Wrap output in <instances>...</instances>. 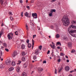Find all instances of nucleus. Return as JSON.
<instances>
[{
	"instance_id": "f8f14e48",
	"label": "nucleus",
	"mask_w": 76,
	"mask_h": 76,
	"mask_svg": "<svg viewBox=\"0 0 76 76\" xmlns=\"http://www.w3.org/2000/svg\"><path fill=\"white\" fill-rule=\"evenodd\" d=\"M63 39L64 40H65V41H67L69 40V39L67 37H64Z\"/></svg>"
},
{
	"instance_id": "9d476101",
	"label": "nucleus",
	"mask_w": 76,
	"mask_h": 76,
	"mask_svg": "<svg viewBox=\"0 0 76 76\" xmlns=\"http://www.w3.org/2000/svg\"><path fill=\"white\" fill-rule=\"evenodd\" d=\"M24 15L25 16L27 17L28 18H30V16H29V13L27 12H26L25 13Z\"/></svg>"
},
{
	"instance_id": "0e129e2a",
	"label": "nucleus",
	"mask_w": 76,
	"mask_h": 76,
	"mask_svg": "<svg viewBox=\"0 0 76 76\" xmlns=\"http://www.w3.org/2000/svg\"><path fill=\"white\" fill-rule=\"evenodd\" d=\"M65 57L66 58H68V56H65Z\"/></svg>"
},
{
	"instance_id": "69168bd1",
	"label": "nucleus",
	"mask_w": 76,
	"mask_h": 76,
	"mask_svg": "<svg viewBox=\"0 0 76 76\" xmlns=\"http://www.w3.org/2000/svg\"><path fill=\"white\" fill-rule=\"evenodd\" d=\"M57 48L58 49H60V47H58Z\"/></svg>"
},
{
	"instance_id": "c85d7f7f",
	"label": "nucleus",
	"mask_w": 76,
	"mask_h": 76,
	"mask_svg": "<svg viewBox=\"0 0 76 76\" xmlns=\"http://www.w3.org/2000/svg\"><path fill=\"white\" fill-rule=\"evenodd\" d=\"M22 56H25V55H26V53H25V52H22Z\"/></svg>"
},
{
	"instance_id": "774afa93",
	"label": "nucleus",
	"mask_w": 76,
	"mask_h": 76,
	"mask_svg": "<svg viewBox=\"0 0 76 76\" xmlns=\"http://www.w3.org/2000/svg\"><path fill=\"white\" fill-rule=\"evenodd\" d=\"M68 76H73L72 75H69Z\"/></svg>"
},
{
	"instance_id": "052dcab7",
	"label": "nucleus",
	"mask_w": 76,
	"mask_h": 76,
	"mask_svg": "<svg viewBox=\"0 0 76 76\" xmlns=\"http://www.w3.org/2000/svg\"><path fill=\"white\" fill-rule=\"evenodd\" d=\"M60 61H61V59H58V62H60Z\"/></svg>"
},
{
	"instance_id": "58836bf2",
	"label": "nucleus",
	"mask_w": 76,
	"mask_h": 76,
	"mask_svg": "<svg viewBox=\"0 0 76 76\" xmlns=\"http://www.w3.org/2000/svg\"><path fill=\"white\" fill-rule=\"evenodd\" d=\"M37 56H33V59L34 60H36L37 59Z\"/></svg>"
},
{
	"instance_id": "473e14b6",
	"label": "nucleus",
	"mask_w": 76,
	"mask_h": 76,
	"mask_svg": "<svg viewBox=\"0 0 76 76\" xmlns=\"http://www.w3.org/2000/svg\"><path fill=\"white\" fill-rule=\"evenodd\" d=\"M57 45H61V43H60V42H57Z\"/></svg>"
},
{
	"instance_id": "9b49d317",
	"label": "nucleus",
	"mask_w": 76,
	"mask_h": 76,
	"mask_svg": "<svg viewBox=\"0 0 76 76\" xmlns=\"http://www.w3.org/2000/svg\"><path fill=\"white\" fill-rule=\"evenodd\" d=\"M63 68L62 66H61L60 68H58V69L59 70L58 71V72H59V73H60V72L61 71V70H63Z\"/></svg>"
},
{
	"instance_id": "09e8293b",
	"label": "nucleus",
	"mask_w": 76,
	"mask_h": 76,
	"mask_svg": "<svg viewBox=\"0 0 76 76\" xmlns=\"http://www.w3.org/2000/svg\"><path fill=\"white\" fill-rule=\"evenodd\" d=\"M20 3H23V1H22V0H19Z\"/></svg>"
},
{
	"instance_id": "bf43d9fd",
	"label": "nucleus",
	"mask_w": 76,
	"mask_h": 76,
	"mask_svg": "<svg viewBox=\"0 0 76 76\" xmlns=\"http://www.w3.org/2000/svg\"><path fill=\"white\" fill-rule=\"evenodd\" d=\"M1 35H2V33L1 32L0 33V38H1Z\"/></svg>"
},
{
	"instance_id": "3c124183",
	"label": "nucleus",
	"mask_w": 76,
	"mask_h": 76,
	"mask_svg": "<svg viewBox=\"0 0 76 76\" xmlns=\"http://www.w3.org/2000/svg\"><path fill=\"white\" fill-rule=\"evenodd\" d=\"M56 1V0H52L51 1V2L52 3H53V2H54V1Z\"/></svg>"
},
{
	"instance_id": "f704fd0d",
	"label": "nucleus",
	"mask_w": 76,
	"mask_h": 76,
	"mask_svg": "<svg viewBox=\"0 0 76 76\" xmlns=\"http://www.w3.org/2000/svg\"><path fill=\"white\" fill-rule=\"evenodd\" d=\"M8 34H9L11 37H12L13 36V34L12 33H9Z\"/></svg>"
},
{
	"instance_id": "4c0bfd02",
	"label": "nucleus",
	"mask_w": 76,
	"mask_h": 76,
	"mask_svg": "<svg viewBox=\"0 0 76 76\" xmlns=\"http://www.w3.org/2000/svg\"><path fill=\"white\" fill-rule=\"evenodd\" d=\"M4 1V0H0V3H1V4H3V2Z\"/></svg>"
},
{
	"instance_id": "412c9836",
	"label": "nucleus",
	"mask_w": 76,
	"mask_h": 76,
	"mask_svg": "<svg viewBox=\"0 0 76 76\" xmlns=\"http://www.w3.org/2000/svg\"><path fill=\"white\" fill-rule=\"evenodd\" d=\"M22 60L23 61H26V58H25V57H23L22 58Z\"/></svg>"
},
{
	"instance_id": "5701e85b",
	"label": "nucleus",
	"mask_w": 76,
	"mask_h": 76,
	"mask_svg": "<svg viewBox=\"0 0 76 76\" xmlns=\"http://www.w3.org/2000/svg\"><path fill=\"white\" fill-rule=\"evenodd\" d=\"M17 71L18 72H20V68H19V67H17Z\"/></svg>"
},
{
	"instance_id": "2eb2a0df",
	"label": "nucleus",
	"mask_w": 76,
	"mask_h": 76,
	"mask_svg": "<svg viewBox=\"0 0 76 76\" xmlns=\"http://www.w3.org/2000/svg\"><path fill=\"white\" fill-rule=\"evenodd\" d=\"M38 72L39 73H40L41 72H42V70H43V69L41 68H40L39 69H38Z\"/></svg>"
},
{
	"instance_id": "bb28decb",
	"label": "nucleus",
	"mask_w": 76,
	"mask_h": 76,
	"mask_svg": "<svg viewBox=\"0 0 76 76\" xmlns=\"http://www.w3.org/2000/svg\"><path fill=\"white\" fill-rule=\"evenodd\" d=\"M51 12V13H53V12H56V10L55 9H52L51 10V11H50Z\"/></svg>"
},
{
	"instance_id": "4d7b16f0",
	"label": "nucleus",
	"mask_w": 76,
	"mask_h": 76,
	"mask_svg": "<svg viewBox=\"0 0 76 76\" xmlns=\"http://www.w3.org/2000/svg\"><path fill=\"white\" fill-rule=\"evenodd\" d=\"M51 56H52V57H53V56H54V55L53 54V52H52L51 53Z\"/></svg>"
},
{
	"instance_id": "4be33fe9",
	"label": "nucleus",
	"mask_w": 76,
	"mask_h": 76,
	"mask_svg": "<svg viewBox=\"0 0 76 76\" xmlns=\"http://www.w3.org/2000/svg\"><path fill=\"white\" fill-rule=\"evenodd\" d=\"M38 53H39L38 51V50H36L34 53V54L35 55H38Z\"/></svg>"
},
{
	"instance_id": "393cba45",
	"label": "nucleus",
	"mask_w": 76,
	"mask_h": 76,
	"mask_svg": "<svg viewBox=\"0 0 76 76\" xmlns=\"http://www.w3.org/2000/svg\"><path fill=\"white\" fill-rule=\"evenodd\" d=\"M56 37V38H59L60 37V35L58 34H57L56 36H55Z\"/></svg>"
},
{
	"instance_id": "2f4dec72",
	"label": "nucleus",
	"mask_w": 76,
	"mask_h": 76,
	"mask_svg": "<svg viewBox=\"0 0 76 76\" xmlns=\"http://www.w3.org/2000/svg\"><path fill=\"white\" fill-rule=\"evenodd\" d=\"M42 45H40L39 46V48L40 50H42Z\"/></svg>"
},
{
	"instance_id": "39448f33",
	"label": "nucleus",
	"mask_w": 76,
	"mask_h": 76,
	"mask_svg": "<svg viewBox=\"0 0 76 76\" xmlns=\"http://www.w3.org/2000/svg\"><path fill=\"white\" fill-rule=\"evenodd\" d=\"M11 63V61L10 60H7L6 61V64L7 65H9Z\"/></svg>"
},
{
	"instance_id": "a211bd4d",
	"label": "nucleus",
	"mask_w": 76,
	"mask_h": 76,
	"mask_svg": "<svg viewBox=\"0 0 76 76\" xmlns=\"http://www.w3.org/2000/svg\"><path fill=\"white\" fill-rule=\"evenodd\" d=\"M27 46L28 48H30L31 47H32V45L31 43H28Z\"/></svg>"
},
{
	"instance_id": "72a5a7b5",
	"label": "nucleus",
	"mask_w": 76,
	"mask_h": 76,
	"mask_svg": "<svg viewBox=\"0 0 76 76\" xmlns=\"http://www.w3.org/2000/svg\"><path fill=\"white\" fill-rule=\"evenodd\" d=\"M76 51V50H75L73 49L71 51V53H74Z\"/></svg>"
},
{
	"instance_id": "6e6552de",
	"label": "nucleus",
	"mask_w": 76,
	"mask_h": 76,
	"mask_svg": "<svg viewBox=\"0 0 76 76\" xmlns=\"http://www.w3.org/2000/svg\"><path fill=\"white\" fill-rule=\"evenodd\" d=\"M17 54H18V52L16 51H15L12 54V56L13 57H15L16 56H17Z\"/></svg>"
},
{
	"instance_id": "6e6d98bb",
	"label": "nucleus",
	"mask_w": 76,
	"mask_h": 76,
	"mask_svg": "<svg viewBox=\"0 0 76 76\" xmlns=\"http://www.w3.org/2000/svg\"><path fill=\"white\" fill-rule=\"evenodd\" d=\"M46 63H47L46 61H43V63H45V64H46Z\"/></svg>"
},
{
	"instance_id": "864d4df0",
	"label": "nucleus",
	"mask_w": 76,
	"mask_h": 76,
	"mask_svg": "<svg viewBox=\"0 0 76 76\" xmlns=\"http://www.w3.org/2000/svg\"><path fill=\"white\" fill-rule=\"evenodd\" d=\"M5 51H6L7 52H8L9 51V49H8L6 48L5 49Z\"/></svg>"
},
{
	"instance_id": "49530a36",
	"label": "nucleus",
	"mask_w": 76,
	"mask_h": 76,
	"mask_svg": "<svg viewBox=\"0 0 76 76\" xmlns=\"http://www.w3.org/2000/svg\"><path fill=\"white\" fill-rule=\"evenodd\" d=\"M60 56H64V53H61L60 54Z\"/></svg>"
},
{
	"instance_id": "ddd939ff",
	"label": "nucleus",
	"mask_w": 76,
	"mask_h": 76,
	"mask_svg": "<svg viewBox=\"0 0 76 76\" xmlns=\"http://www.w3.org/2000/svg\"><path fill=\"white\" fill-rule=\"evenodd\" d=\"M21 48L22 50L25 49V45L24 44H22L21 46Z\"/></svg>"
},
{
	"instance_id": "e433bc0d",
	"label": "nucleus",
	"mask_w": 76,
	"mask_h": 76,
	"mask_svg": "<svg viewBox=\"0 0 76 76\" xmlns=\"http://www.w3.org/2000/svg\"><path fill=\"white\" fill-rule=\"evenodd\" d=\"M2 54H3L2 51L0 50V56H2Z\"/></svg>"
},
{
	"instance_id": "7ed1b4c3",
	"label": "nucleus",
	"mask_w": 76,
	"mask_h": 76,
	"mask_svg": "<svg viewBox=\"0 0 76 76\" xmlns=\"http://www.w3.org/2000/svg\"><path fill=\"white\" fill-rule=\"evenodd\" d=\"M52 44L53 45L50 44V47L52 48L53 49H55L56 48V45H55V43L53 42H52Z\"/></svg>"
},
{
	"instance_id": "c03bdc74",
	"label": "nucleus",
	"mask_w": 76,
	"mask_h": 76,
	"mask_svg": "<svg viewBox=\"0 0 76 76\" xmlns=\"http://www.w3.org/2000/svg\"><path fill=\"white\" fill-rule=\"evenodd\" d=\"M55 74H57V70L56 69H55Z\"/></svg>"
},
{
	"instance_id": "a18cd8bd",
	"label": "nucleus",
	"mask_w": 76,
	"mask_h": 76,
	"mask_svg": "<svg viewBox=\"0 0 76 76\" xmlns=\"http://www.w3.org/2000/svg\"><path fill=\"white\" fill-rule=\"evenodd\" d=\"M10 19L11 20H12V21H13V18L12 17H10Z\"/></svg>"
},
{
	"instance_id": "f03ea898",
	"label": "nucleus",
	"mask_w": 76,
	"mask_h": 76,
	"mask_svg": "<svg viewBox=\"0 0 76 76\" xmlns=\"http://www.w3.org/2000/svg\"><path fill=\"white\" fill-rule=\"evenodd\" d=\"M62 21L64 25L66 26H68L70 24L69 19L68 17L66 15H64V18L62 19Z\"/></svg>"
},
{
	"instance_id": "6ab92c4d",
	"label": "nucleus",
	"mask_w": 76,
	"mask_h": 76,
	"mask_svg": "<svg viewBox=\"0 0 76 76\" xmlns=\"http://www.w3.org/2000/svg\"><path fill=\"white\" fill-rule=\"evenodd\" d=\"M26 30H27V31H28L29 28H28V24H26Z\"/></svg>"
},
{
	"instance_id": "f257e3e1",
	"label": "nucleus",
	"mask_w": 76,
	"mask_h": 76,
	"mask_svg": "<svg viewBox=\"0 0 76 76\" xmlns=\"http://www.w3.org/2000/svg\"><path fill=\"white\" fill-rule=\"evenodd\" d=\"M76 29V26L72 24L69 26L68 28V31L71 36L76 38V30H73V29Z\"/></svg>"
},
{
	"instance_id": "4468645a",
	"label": "nucleus",
	"mask_w": 76,
	"mask_h": 76,
	"mask_svg": "<svg viewBox=\"0 0 76 76\" xmlns=\"http://www.w3.org/2000/svg\"><path fill=\"white\" fill-rule=\"evenodd\" d=\"M34 39H32V48L33 49L34 48Z\"/></svg>"
},
{
	"instance_id": "37998d69",
	"label": "nucleus",
	"mask_w": 76,
	"mask_h": 76,
	"mask_svg": "<svg viewBox=\"0 0 76 76\" xmlns=\"http://www.w3.org/2000/svg\"><path fill=\"white\" fill-rule=\"evenodd\" d=\"M30 25H32V26H33L34 25V23H33L31 22V21H30Z\"/></svg>"
},
{
	"instance_id": "c756f323",
	"label": "nucleus",
	"mask_w": 76,
	"mask_h": 76,
	"mask_svg": "<svg viewBox=\"0 0 76 76\" xmlns=\"http://www.w3.org/2000/svg\"><path fill=\"white\" fill-rule=\"evenodd\" d=\"M7 37L8 39H10V38L11 37L10 35V34H8Z\"/></svg>"
},
{
	"instance_id": "e2e57ef3",
	"label": "nucleus",
	"mask_w": 76,
	"mask_h": 76,
	"mask_svg": "<svg viewBox=\"0 0 76 76\" xmlns=\"http://www.w3.org/2000/svg\"><path fill=\"white\" fill-rule=\"evenodd\" d=\"M4 25V24H3V23H2L1 24V26H3Z\"/></svg>"
},
{
	"instance_id": "b1692460",
	"label": "nucleus",
	"mask_w": 76,
	"mask_h": 76,
	"mask_svg": "<svg viewBox=\"0 0 76 76\" xmlns=\"http://www.w3.org/2000/svg\"><path fill=\"white\" fill-rule=\"evenodd\" d=\"M8 15L9 16H12L13 14H12V13L11 12H9L8 13Z\"/></svg>"
},
{
	"instance_id": "ea45409f",
	"label": "nucleus",
	"mask_w": 76,
	"mask_h": 76,
	"mask_svg": "<svg viewBox=\"0 0 76 76\" xmlns=\"http://www.w3.org/2000/svg\"><path fill=\"white\" fill-rule=\"evenodd\" d=\"M49 16L51 17V16H52V15H53V12L50 13L49 14Z\"/></svg>"
},
{
	"instance_id": "cd10ccee",
	"label": "nucleus",
	"mask_w": 76,
	"mask_h": 76,
	"mask_svg": "<svg viewBox=\"0 0 76 76\" xmlns=\"http://www.w3.org/2000/svg\"><path fill=\"white\" fill-rule=\"evenodd\" d=\"M56 32H58L59 31H60V29H59L58 28H56Z\"/></svg>"
},
{
	"instance_id": "8fccbe9b",
	"label": "nucleus",
	"mask_w": 76,
	"mask_h": 76,
	"mask_svg": "<svg viewBox=\"0 0 76 76\" xmlns=\"http://www.w3.org/2000/svg\"><path fill=\"white\" fill-rule=\"evenodd\" d=\"M23 12H22L21 13V16L22 17H23Z\"/></svg>"
},
{
	"instance_id": "0eeeda50",
	"label": "nucleus",
	"mask_w": 76,
	"mask_h": 76,
	"mask_svg": "<svg viewBox=\"0 0 76 76\" xmlns=\"http://www.w3.org/2000/svg\"><path fill=\"white\" fill-rule=\"evenodd\" d=\"M5 67V64H2L0 65V69H4Z\"/></svg>"
},
{
	"instance_id": "1a4fd4ad",
	"label": "nucleus",
	"mask_w": 76,
	"mask_h": 76,
	"mask_svg": "<svg viewBox=\"0 0 76 76\" xmlns=\"http://www.w3.org/2000/svg\"><path fill=\"white\" fill-rule=\"evenodd\" d=\"M28 64L27 63H25L23 65L24 68H26V67H28Z\"/></svg>"
},
{
	"instance_id": "7c9ffc66",
	"label": "nucleus",
	"mask_w": 76,
	"mask_h": 76,
	"mask_svg": "<svg viewBox=\"0 0 76 76\" xmlns=\"http://www.w3.org/2000/svg\"><path fill=\"white\" fill-rule=\"evenodd\" d=\"M71 23L72 24H74L75 23H76V21H74V20H72L71 21Z\"/></svg>"
},
{
	"instance_id": "338daca9",
	"label": "nucleus",
	"mask_w": 76,
	"mask_h": 76,
	"mask_svg": "<svg viewBox=\"0 0 76 76\" xmlns=\"http://www.w3.org/2000/svg\"><path fill=\"white\" fill-rule=\"evenodd\" d=\"M51 29H53V26H51Z\"/></svg>"
},
{
	"instance_id": "13d9d810",
	"label": "nucleus",
	"mask_w": 76,
	"mask_h": 76,
	"mask_svg": "<svg viewBox=\"0 0 76 76\" xmlns=\"http://www.w3.org/2000/svg\"><path fill=\"white\" fill-rule=\"evenodd\" d=\"M50 50H48V53H47V54H50Z\"/></svg>"
},
{
	"instance_id": "79ce46f5",
	"label": "nucleus",
	"mask_w": 76,
	"mask_h": 76,
	"mask_svg": "<svg viewBox=\"0 0 76 76\" xmlns=\"http://www.w3.org/2000/svg\"><path fill=\"white\" fill-rule=\"evenodd\" d=\"M26 43H27V44H29V40L28 39H27L26 40Z\"/></svg>"
},
{
	"instance_id": "20e7f679",
	"label": "nucleus",
	"mask_w": 76,
	"mask_h": 76,
	"mask_svg": "<svg viewBox=\"0 0 76 76\" xmlns=\"http://www.w3.org/2000/svg\"><path fill=\"white\" fill-rule=\"evenodd\" d=\"M32 15L34 19H37V13H32Z\"/></svg>"
},
{
	"instance_id": "680f3d73",
	"label": "nucleus",
	"mask_w": 76,
	"mask_h": 76,
	"mask_svg": "<svg viewBox=\"0 0 76 76\" xmlns=\"http://www.w3.org/2000/svg\"><path fill=\"white\" fill-rule=\"evenodd\" d=\"M66 62H67V63H69V59H67L66 60Z\"/></svg>"
},
{
	"instance_id": "de8ad7c7",
	"label": "nucleus",
	"mask_w": 76,
	"mask_h": 76,
	"mask_svg": "<svg viewBox=\"0 0 76 76\" xmlns=\"http://www.w3.org/2000/svg\"><path fill=\"white\" fill-rule=\"evenodd\" d=\"M26 7L27 8V9H28V10H29L30 9V8H29V6H26Z\"/></svg>"
},
{
	"instance_id": "5fc2aeb1",
	"label": "nucleus",
	"mask_w": 76,
	"mask_h": 76,
	"mask_svg": "<svg viewBox=\"0 0 76 76\" xmlns=\"http://www.w3.org/2000/svg\"><path fill=\"white\" fill-rule=\"evenodd\" d=\"M33 38L34 39V38H35V37H36V35H33Z\"/></svg>"
},
{
	"instance_id": "603ef678",
	"label": "nucleus",
	"mask_w": 76,
	"mask_h": 76,
	"mask_svg": "<svg viewBox=\"0 0 76 76\" xmlns=\"http://www.w3.org/2000/svg\"><path fill=\"white\" fill-rule=\"evenodd\" d=\"M12 76H17V75L16 74V73H14L12 75Z\"/></svg>"
},
{
	"instance_id": "423d86ee",
	"label": "nucleus",
	"mask_w": 76,
	"mask_h": 76,
	"mask_svg": "<svg viewBox=\"0 0 76 76\" xmlns=\"http://www.w3.org/2000/svg\"><path fill=\"white\" fill-rule=\"evenodd\" d=\"M65 69L66 71V72H69L70 69V68L69 67V66H65Z\"/></svg>"
},
{
	"instance_id": "c9c22d12",
	"label": "nucleus",
	"mask_w": 76,
	"mask_h": 76,
	"mask_svg": "<svg viewBox=\"0 0 76 76\" xmlns=\"http://www.w3.org/2000/svg\"><path fill=\"white\" fill-rule=\"evenodd\" d=\"M3 45L5 47H7V44H6V43H3Z\"/></svg>"
},
{
	"instance_id": "f3484780",
	"label": "nucleus",
	"mask_w": 76,
	"mask_h": 76,
	"mask_svg": "<svg viewBox=\"0 0 76 76\" xmlns=\"http://www.w3.org/2000/svg\"><path fill=\"white\" fill-rule=\"evenodd\" d=\"M68 47H72V43L69 42L68 43Z\"/></svg>"
},
{
	"instance_id": "aec40b11",
	"label": "nucleus",
	"mask_w": 76,
	"mask_h": 76,
	"mask_svg": "<svg viewBox=\"0 0 76 76\" xmlns=\"http://www.w3.org/2000/svg\"><path fill=\"white\" fill-rule=\"evenodd\" d=\"M14 70V68L13 67H11L9 68V70L10 71H12Z\"/></svg>"
},
{
	"instance_id": "a19ab883",
	"label": "nucleus",
	"mask_w": 76,
	"mask_h": 76,
	"mask_svg": "<svg viewBox=\"0 0 76 76\" xmlns=\"http://www.w3.org/2000/svg\"><path fill=\"white\" fill-rule=\"evenodd\" d=\"M18 63L17 64H20V63H22V61H18Z\"/></svg>"
},
{
	"instance_id": "dca6fc26",
	"label": "nucleus",
	"mask_w": 76,
	"mask_h": 76,
	"mask_svg": "<svg viewBox=\"0 0 76 76\" xmlns=\"http://www.w3.org/2000/svg\"><path fill=\"white\" fill-rule=\"evenodd\" d=\"M11 64L12 66H14L16 65V63H15V62L14 61H12Z\"/></svg>"
},
{
	"instance_id": "a878e982",
	"label": "nucleus",
	"mask_w": 76,
	"mask_h": 76,
	"mask_svg": "<svg viewBox=\"0 0 76 76\" xmlns=\"http://www.w3.org/2000/svg\"><path fill=\"white\" fill-rule=\"evenodd\" d=\"M22 76H27L26 73V72H24L22 74Z\"/></svg>"
}]
</instances>
